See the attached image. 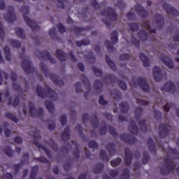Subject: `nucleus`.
Returning a JSON list of instances; mask_svg holds the SVG:
<instances>
[{
    "label": "nucleus",
    "mask_w": 179,
    "mask_h": 179,
    "mask_svg": "<svg viewBox=\"0 0 179 179\" xmlns=\"http://www.w3.org/2000/svg\"><path fill=\"white\" fill-rule=\"evenodd\" d=\"M169 155L164 159L165 166L162 167L160 170L162 176H169L170 173H173L176 169V164H174L175 159H179L178 150L176 148H168Z\"/></svg>",
    "instance_id": "f257e3e1"
},
{
    "label": "nucleus",
    "mask_w": 179,
    "mask_h": 179,
    "mask_svg": "<svg viewBox=\"0 0 179 179\" xmlns=\"http://www.w3.org/2000/svg\"><path fill=\"white\" fill-rule=\"evenodd\" d=\"M36 93L41 99H51L53 101L58 100V94L48 86H45L43 89L41 86L36 85Z\"/></svg>",
    "instance_id": "f03ea898"
},
{
    "label": "nucleus",
    "mask_w": 179,
    "mask_h": 179,
    "mask_svg": "<svg viewBox=\"0 0 179 179\" xmlns=\"http://www.w3.org/2000/svg\"><path fill=\"white\" fill-rule=\"evenodd\" d=\"M21 12L22 13L24 22L31 27L32 32L37 33V31H40V26H38L37 22L34 20H31L30 17L27 15L30 13V8L28 6H22L21 7Z\"/></svg>",
    "instance_id": "7ed1b4c3"
},
{
    "label": "nucleus",
    "mask_w": 179,
    "mask_h": 179,
    "mask_svg": "<svg viewBox=\"0 0 179 179\" xmlns=\"http://www.w3.org/2000/svg\"><path fill=\"white\" fill-rule=\"evenodd\" d=\"M101 15L102 16H107V17H108L102 19L103 23L106 25L108 29H110V25L111 24L112 22H115V20L118 19V15H117V13H115V10L111 7H108L106 9L101 11Z\"/></svg>",
    "instance_id": "20e7f679"
},
{
    "label": "nucleus",
    "mask_w": 179,
    "mask_h": 179,
    "mask_svg": "<svg viewBox=\"0 0 179 179\" xmlns=\"http://www.w3.org/2000/svg\"><path fill=\"white\" fill-rule=\"evenodd\" d=\"M39 66L41 69V71L43 72L45 78H48L49 76L55 85H57V86H64V80L59 78V76L56 74L49 73L48 69H47V65H45L44 62H41L39 64Z\"/></svg>",
    "instance_id": "39448f33"
},
{
    "label": "nucleus",
    "mask_w": 179,
    "mask_h": 179,
    "mask_svg": "<svg viewBox=\"0 0 179 179\" xmlns=\"http://www.w3.org/2000/svg\"><path fill=\"white\" fill-rule=\"evenodd\" d=\"M28 106L29 108V114L32 118H41V117L44 115V109H43V108H38V110L36 109L34 103L31 101H29Z\"/></svg>",
    "instance_id": "423d86ee"
},
{
    "label": "nucleus",
    "mask_w": 179,
    "mask_h": 179,
    "mask_svg": "<svg viewBox=\"0 0 179 179\" xmlns=\"http://www.w3.org/2000/svg\"><path fill=\"white\" fill-rule=\"evenodd\" d=\"M21 67L24 70V72L29 75V73H38V71L36 70V69L33 66V64H31V61L29 59H23L21 62Z\"/></svg>",
    "instance_id": "0eeeda50"
},
{
    "label": "nucleus",
    "mask_w": 179,
    "mask_h": 179,
    "mask_svg": "<svg viewBox=\"0 0 179 179\" xmlns=\"http://www.w3.org/2000/svg\"><path fill=\"white\" fill-rule=\"evenodd\" d=\"M8 12L4 14V18L8 23H13L16 22V14L15 13V8L13 6H10L7 9Z\"/></svg>",
    "instance_id": "6e6552de"
},
{
    "label": "nucleus",
    "mask_w": 179,
    "mask_h": 179,
    "mask_svg": "<svg viewBox=\"0 0 179 179\" xmlns=\"http://www.w3.org/2000/svg\"><path fill=\"white\" fill-rule=\"evenodd\" d=\"M106 79H110L111 83H115V82L117 83L118 86L122 89V90H127L128 89V87L127 86V83L125 82L118 80L115 76L113 74H108L106 76Z\"/></svg>",
    "instance_id": "1a4fd4ad"
},
{
    "label": "nucleus",
    "mask_w": 179,
    "mask_h": 179,
    "mask_svg": "<svg viewBox=\"0 0 179 179\" xmlns=\"http://www.w3.org/2000/svg\"><path fill=\"white\" fill-rule=\"evenodd\" d=\"M120 141L125 142V143H127L128 145H134L138 142V138L131 134H122L120 135Z\"/></svg>",
    "instance_id": "9d476101"
},
{
    "label": "nucleus",
    "mask_w": 179,
    "mask_h": 179,
    "mask_svg": "<svg viewBox=\"0 0 179 179\" xmlns=\"http://www.w3.org/2000/svg\"><path fill=\"white\" fill-rule=\"evenodd\" d=\"M171 131V127L166 124H160L159 127V138H166Z\"/></svg>",
    "instance_id": "9b49d317"
},
{
    "label": "nucleus",
    "mask_w": 179,
    "mask_h": 179,
    "mask_svg": "<svg viewBox=\"0 0 179 179\" xmlns=\"http://www.w3.org/2000/svg\"><path fill=\"white\" fill-rule=\"evenodd\" d=\"M162 8L168 15H171V16H173V17H177V16L179 15L178 10L167 3H164Z\"/></svg>",
    "instance_id": "f8f14e48"
},
{
    "label": "nucleus",
    "mask_w": 179,
    "mask_h": 179,
    "mask_svg": "<svg viewBox=\"0 0 179 179\" xmlns=\"http://www.w3.org/2000/svg\"><path fill=\"white\" fill-rule=\"evenodd\" d=\"M10 79L13 82L12 87L13 90H15V92H20V93H23V90L22 89V87L16 83V82H17V74L12 71L10 73Z\"/></svg>",
    "instance_id": "ddd939ff"
},
{
    "label": "nucleus",
    "mask_w": 179,
    "mask_h": 179,
    "mask_svg": "<svg viewBox=\"0 0 179 179\" xmlns=\"http://www.w3.org/2000/svg\"><path fill=\"white\" fill-rule=\"evenodd\" d=\"M137 83L145 93H149L150 92V87H149V84H148L145 78L139 77L137 78Z\"/></svg>",
    "instance_id": "4468645a"
},
{
    "label": "nucleus",
    "mask_w": 179,
    "mask_h": 179,
    "mask_svg": "<svg viewBox=\"0 0 179 179\" xmlns=\"http://www.w3.org/2000/svg\"><path fill=\"white\" fill-rule=\"evenodd\" d=\"M132 159H134V153L131 152L129 148H124V164L129 167L132 164Z\"/></svg>",
    "instance_id": "2eb2a0df"
},
{
    "label": "nucleus",
    "mask_w": 179,
    "mask_h": 179,
    "mask_svg": "<svg viewBox=\"0 0 179 179\" xmlns=\"http://www.w3.org/2000/svg\"><path fill=\"white\" fill-rule=\"evenodd\" d=\"M161 91L169 92V93H171V94H174V93H176V86L174 85V83L171 80L168 81L162 87H161Z\"/></svg>",
    "instance_id": "dca6fc26"
},
{
    "label": "nucleus",
    "mask_w": 179,
    "mask_h": 179,
    "mask_svg": "<svg viewBox=\"0 0 179 179\" xmlns=\"http://www.w3.org/2000/svg\"><path fill=\"white\" fill-rule=\"evenodd\" d=\"M134 8L137 15H138L140 17L143 18L148 17V16H149V12H148V10H146L145 8H143V6H142L141 4L136 3Z\"/></svg>",
    "instance_id": "f3484780"
},
{
    "label": "nucleus",
    "mask_w": 179,
    "mask_h": 179,
    "mask_svg": "<svg viewBox=\"0 0 179 179\" xmlns=\"http://www.w3.org/2000/svg\"><path fill=\"white\" fill-rule=\"evenodd\" d=\"M153 76L155 82H162L163 79V73L162 72V69L160 67L155 66L153 68Z\"/></svg>",
    "instance_id": "a211bd4d"
},
{
    "label": "nucleus",
    "mask_w": 179,
    "mask_h": 179,
    "mask_svg": "<svg viewBox=\"0 0 179 179\" xmlns=\"http://www.w3.org/2000/svg\"><path fill=\"white\" fill-rule=\"evenodd\" d=\"M34 145L36 146V148H38V149H42L45 153H46L48 159H52V155L51 154V151L49 150L48 148L45 146H43L41 143H38L37 140H35L33 141Z\"/></svg>",
    "instance_id": "6ab92c4d"
},
{
    "label": "nucleus",
    "mask_w": 179,
    "mask_h": 179,
    "mask_svg": "<svg viewBox=\"0 0 179 179\" xmlns=\"http://www.w3.org/2000/svg\"><path fill=\"white\" fill-rule=\"evenodd\" d=\"M41 56H39V59H43V58H47L51 64H55L57 62V60H55V58L52 57L51 56V54L48 52L47 50H43L40 52Z\"/></svg>",
    "instance_id": "aec40b11"
},
{
    "label": "nucleus",
    "mask_w": 179,
    "mask_h": 179,
    "mask_svg": "<svg viewBox=\"0 0 179 179\" xmlns=\"http://www.w3.org/2000/svg\"><path fill=\"white\" fill-rule=\"evenodd\" d=\"M61 137L62 141H69L71 138V128L67 126L64 130L62 132Z\"/></svg>",
    "instance_id": "412c9836"
},
{
    "label": "nucleus",
    "mask_w": 179,
    "mask_h": 179,
    "mask_svg": "<svg viewBox=\"0 0 179 179\" xmlns=\"http://www.w3.org/2000/svg\"><path fill=\"white\" fill-rule=\"evenodd\" d=\"M155 24H157V29H163V26H164V17L162 15H157L155 16Z\"/></svg>",
    "instance_id": "4be33fe9"
},
{
    "label": "nucleus",
    "mask_w": 179,
    "mask_h": 179,
    "mask_svg": "<svg viewBox=\"0 0 179 179\" xmlns=\"http://www.w3.org/2000/svg\"><path fill=\"white\" fill-rule=\"evenodd\" d=\"M107 150L109 152V154L110 156L115 155V153H117L116 149L117 145H115V143H108L106 145Z\"/></svg>",
    "instance_id": "5701e85b"
},
{
    "label": "nucleus",
    "mask_w": 179,
    "mask_h": 179,
    "mask_svg": "<svg viewBox=\"0 0 179 179\" xmlns=\"http://www.w3.org/2000/svg\"><path fill=\"white\" fill-rule=\"evenodd\" d=\"M162 62L169 69H173L174 68V63L173 62V60H171V58H169L166 56H164L161 58Z\"/></svg>",
    "instance_id": "b1692460"
},
{
    "label": "nucleus",
    "mask_w": 179,
    "mask_h": 179,
    "mask_svg": "<svg viewBox=\"0 0 179 179\" xmlns=\"http://www.w3.org/2000/svg\"><path fill=\"white\" fill-rule=\"evenodd\" d=\"M55 54L57 59H59L61 62H64V61H66L67 55L64 51L57 49Z\"/></svg>",
    "instance_id": "393cba45"
},
{
    "label": "nucleus",
    "mask_w": 179,
    "mask_h": 179,
    "mask_svg": "<svg viewBox=\"0 0 179 179\" xmlns=\"http://www.w3.org/2000/svg\"><path fill=\"white\" fill-rule=\"evenodd\" d=\"M103 170L104 164H103L101 162H99L94 166L92 171L94 174H101V173H103Z\"/></svg>",
    "instance_id": "a878e982"
},
{
    "label": "nucleus",
    "mask_w": 179,
    "mask_h": 179,
    "mask_svg": "<svg viewBox=\"0 0 179 179\" xmlns=\"http://www.w3.org/2000/svg\"><path fill=\"white\" fill-rule=\"evenodd\" d=\"M129 130L131 134H134V135H137V134L139 132V129L138 128V126H136V123L134 120H131Z\"/></svg>",
    "instance_id": "bb28decb"
},
{
    "label": "nucleus",
    "mask_w": 179,
    "mask_h": 179,
    "mask_svg": "<svg viewBox=\"0 0 179 179\" xmlns=\"http://www.w3.org/2000/svg\"><path fill=\"white\" fill-rule=\"evenodd\" d=\"M140 59L143 64V66H145V68H147L148 66H150V60H149V57H148V56H146L145 54L141 53Z\"/></svg>",
    "instance_id": "cd10ccee"
},
{
    "label": "nucleus",
    "mask_w": 179,
    "mask_h": 179,
    "mask_svg": "<svg viewBox=\"0 0 179 179\" xmlns=\"http://www.w3.org/2000/svg\"><path fill=\"white\" fill-rule=\"evenodd\" d=\"M138 38H141V41H148L149 36L148 32L145 29H141L138 32Z\"/></svg>",
    "instance_id": "c85d7f7f"
},
{
    "label": "nucleus",
    "mask_w": 179,
    "mask_h": 179,
    "mask_svg": "<svg viewBox=\"0 0 179 179\" xmlns=\"http://www.w3.org/2000/svg\"><path fill=\"white\" fill-rule=\"evenodd\" d=\"M147 143L148 145V149L150 150L151 153H156V147L155 146V141L152 138H150L147 141Z\"/></svg>",
    "instance_id": "c756f323"
},
{
    "label": "nucleus",
    "mask_w": 179,
    "mask_h": 179,
    "mask_svg": "<svg viewBox=\"0 0 179 179\" xmlns=\"http://www.w3.org/2000/svg\"><path fill=\"white\" fill-rule=\"evenodd\" d=\"M94 87L96 92L101 93L103 90V82H101L100 80H95L94 83Z\"/></svg>",
    "instance_id": "7c9ffc66"
},
{
    "label": "nucleus",
    "mask_w": 179,
    "mask_h": 179,
    "mask_svg": "<svg viewBox=\"0 0 179 179\" xmlns=\"http://www.w3.org/2000/svg\"><path fill=\"white\" fill-rule=\"evenodd\" d=\"M19 103H20V98H19V96H15L13 101H12V97H10L8 99V102L7 103V106H12L13 107H17V106H19Z\"/></svg>",
    "instance_id": "2f4dec72"
},
{
    "label": "nucleus",
    "mask_w": 179,
    "mask_h": 179,
    "mask_svg": "<svg viewBox=\"0 0 179 179\" xmlns=\"http://www.w3.org/2000/svg\"><path fill=\"white\" fill-rule=\"evenodd\" d=\"M105 59L106 61V64H108V66H110V68L113 71H117V66H115V64H114V62L111 60V59L110 58V57H108V55H106Z\"/></svg>",
    "instance_id": "473e14b6"
},
{
    "label": "nucleus",
    "mask_w": 179,
    "mask_h": 179,
    "mask_svg": "<svg viewBox=\"0 0 179 179\" xmlns=\"http://www.w3.org/2000/svg\"><path fill=\"white\" fill-rule=\"evenodd\" d=\"M45 106H46L47 110L50 113V114H52L54 113L55 108H54V103L51 101L46 100L45 101Z\"/></svg>",
    "instance_id": "72a5a7b5"
},
{
    "label": "nucleus",
    "mask_w": 179,
    "mask_h": 179,
    "mask_svg": "<svg viewBox=\"0 0 179 179\" xmlns=\"http://www.w3.org/2000/svg\"><path fill=\"white\" fill-rule=\"evenodd\" d=\"M120 108L122 114H127L129 110V105L127 102H122L120 103Z\"/></svg>",
    "instance_id": "f704fd0d"
},
{
    "label": "nucleus",
    "mask_w": 179,
    "mask_h": 179,
    "mask_svg": "<svg viewBox=\"0 0 179 179\" xmlns=\"http://www.w3.org/2000/svg\"><path fill=\"white\" fill-rule=\"evenodd\" d=\"M80 80L85 85V86H87V89L88 92H90V90H92V85H90V81L89 80V78H87L86 76L83 75L81 76Z\"/></svg>",
    "instance_id": "c9c22d12"
},
{
    "label": "nucleus",
    "mask_w": 179,
    "mask_h": 179,
    "mask_svg": "<svg viewBox=\"0 0 179 179\" xmlns=\"http://www.w3.org/2000/svg\"><path fill=\"white\" fill-rule=\"evenodd\" d=\"M49 35L55 41H59V40H61V38H59V36L57 35V32L55 31V27H52V29H50Z\"/></svg>",
    "instance_id": "e433bc0d"
},
{
    "label": "nucleus",
    "mask_w": 179,
    "mask_h": 179,
    "mask_svg": "<svg viewBox=\"0 0 179 179\" xmlns=\"http://www.w3.org/2000/svg\"><path fill=\"white\" fill-rule=\"evenodd\" d=\"M142 113H143V109H142V107L138 106L136 108L134 114H135V119L136 121H139L141 120V116L142 115Z\"/></svg>",
    "instance_id": "4c0bfd02"
},
{
    "label": "nucleus",
    "mask_w": 179,
    "mask_h": 179,
    "mask_svg": "<svg viewBox=\"0 0 179 179\" xmlns=\"http://www.w3.org/2000/svg\"><path fill=\"white\" fill-rule=\"evenodd\" d=\"M110 40L113 44L118 43V31L117 30H114L110 33Z\"/></svg>",
    "instance_id": "58836bf2"
},
{
    "label": "nucleus",
    "mask_w": 179,
    "mask_h": 179,
    "mask_svg": "<svg viewBox=\"0 0 179 179\" xmlns=\"http://www.w3.org/2000/svg\"><path fill=\"white\" fill-rule=\"evenodd\" d=\"M38 173V166H35L31 167L30 179H36L37 177V173Z\"/></svg>",
    "instance_id": "ea45409f"
},
{
    "label": "nucleus",
    "mask_w": 179,
    "mask_h": 179,
    "mask_svg": "<svg viewBox=\"0 0 179 179\" xmlns=\"http://www.w3.org/2000/svg\"><path fill=\"white\" fill-rule=\"evenodd\" d=\"M15 34H17V36L20 37V38H22V40H24L26 38V35H24V31L22 28H19V27L16 28Z\"/></svg>",
    "instance_id": "a19ab883"
},
{
    "label": "nucleus",
    "mask_w": 179,
    "mask_h": 179,
    "mask_svg": "<svg viewBox=\"0 0 179 179\" xmlns=\"http://www.w3.org/2000/svg\"><path fill=\"white\" fill-rule=\"evenodd\" d=\"M105 45L108 52H114V51H115V48H114V45H113V43H111L110 41H106Z\"/></svg>",
    "instance_id": "79ce46f5"
},
{
    "label": "nucleus",
    "mask_w": 179,
    "mask_h": 179,
    "mask_svg": "<svg viewBox=\"0 0 179 179\" xmlns=\"http://www.w3.org/2000/svg\"><path fill=\"white\" fill-rule=\"evenodd\" d=\"M131 178V175L129 172V169L124 168L122 170V179H129Z\"/></svg>",
    "instance_id": "37998d69"
},
{
    "label": "nucleus",
    "mask_w": 179,
    "mask_h": 179,
    "mask_svg": "<svg viewBox=\"0 0 179 179\" xmlns=\"http://www.w3.org/2000/svg\"><path fill=\"white\" fill-rule=\"evenodd\" d=\"M99 157L103 162H108V155H107V152L104 150H100Z\"/></svg>",
    "instance_id": "c03bdc74"
},
{
    "label": "nucleus",
    "mask_w": 179,
    "mask_h": 179,
    "mask_svg": "<svg viewBox=\"0 0 179 179\" xmlns=\"http://www.w3.org/2000/svg\"><path fill=\"white\" fill-rule=\"evenodd\" d=\"M5 116L7 117V118H9V120H11V121H13V122H15L16 124L19 122V119L16 116H15V115L10 113H6Z\"/></svg>",
    "instance_id": "a18cd8bd"
},
{
    "label": "nucleus",
    "mask_w": 179,
    "mask_h": 179,
    "mask_svg": "<svg viewBox=\"0 0 179 179\" xmlns=\"http://www.w3.org/2000/svg\"><path fill=\"white\" fill-rule=\"evenodd\" d=\"M11 47L14 48H20L22 47V43L17 40L10 39V40Z\"/></svg>",
    "instance_id": "49530a36"
},
{
    "label": "nucleus",
    "mask_w": 179,
    "mask_h": 179,
    "mask_svg": "<svg viewBox=\"0 0 179 179\" xmlns=\"http://www.w3.org/2000/svg\"><path fill=\"white\" fill-rule=\"evenodd\" d=\"M21 163L24 166L29 164V152H24L23 154L21 159Z\"/></svg>",
    "instance_id": "de8ad7c7"
},
{
    "label": "nucleus",
    "mask_w": 179,
    "mask_h": 179,
    "mask_svg": "<svg viewBox=\"0 0 179 179\" xmlns=\"http://www.w3.org/2000/svg\"><path fill=\"white\" fill-rule=\"evenodd\" d=\"M100 135H106L107 134V124L106 122H102V126L99 129Z\"/></svg>",
    "instance_id": "09e8293b"
},
{
    "label": "nucleus",
    "mask_w": 179,
    "mask_h": 179,
    "mask_svg": "<svg viewBox=\"0 0 179 179\" xmlns=\"http://www.w3.org/2000/svg\"><path fill=\"white\" fill-rule=\"evenodd\" d=\"M77 47H82V45H89L90 44V41L89 39H84L82 41H76Z\"/></svg>",
    "instance_id": "8fccbe9b"
},
{
    "label": "nucleus",
    "mask_w": 179,
    "mask_h": 179,
    "mask_svg": "<svg viewBox=\"0 0 179 179\" xmlns=\"http://www.w3.org/2000/svg\"><path fill=\"white\" fill-rule=\"evenodd\" d=\"M93 72L97 78H101L103 76V71H101L100 69H98L96 66H92Z\"/></svg>",
    "instance_id": "3c124183"
},
{
    "label": "nucleus",
    "mask_w": 179,
    "mask_h": 179,
    "mask_svg": "<svg viewBox=\"0 0 179 179\" xmlns=\"http://www.w3.org/2000/svg\"><path fill=\"white\" fill-rule=\"evenodd\" d=\"M143 132H148V125L146 124V120H141L138 123Z\"/></svg>",
    "instance_id": "603ef678"
},
{
    "label": "nucleus",
    "mask_w": 179,
    "mask_h": 179,
    "mask_svg": "<svg viewBox=\"0 0 179 179\" xmlns=\"http://www.w3.org/2000/svg\"><path fill=\"white\" fill-rule=\"evenodd\" d=\"M149 160H150V156L149 155V153H148V152H144L143 157L141 160L143 164H148V163H149Z\"/></svg>",
    "instance_id": "864d4df0"
},
{
    "label": "nucleus",
    "mask_w": 179,
    "mask_h": 179,
    "mask_svg": "<svg viewBox=\"0 0 179 179\" xmlns=\"http://www.w3.org/2000/svg\"><path fill=\"white\" fill-rule=\"evenodd\" d=\"M122 159L120 157L116 158L114 160L110 161V164L112 167H117L119 164H121Z\"/></svg>",
    "instance_id": "5fc2aeb1"
},
{
    "label": "nucleus",
    "mask_w": 179,
    "mask_h": 179,
    "mask_svg": "<svg viewBox=\"0 0 179 179\" xmlns=\"http://www.w3.org/2000/svg\"><path fill=\"white\" fill-rule=\"evenodd\" d=\"M4 153L8 156V157H12L13 156V151L12 150V148L10 146H6V148L3 149Z\"/></svg>",
    "instance_id": "6e6d98bb"
},
{
    "label": "nucleus",
    "mask_w": 179,
    "mask_h": 179,
    "mask_svg": "<svg viewBox=\"0 0 179 179\" xmlns=\"http://www.w3.org/2000/svg\"><path fill=\"white\" fill-rule=\"evenodd\" d=\"M144 27H145L146 30L150 31V33H156L155 29H152V27H150V24H149V21H146L143 23Z\"/></svg>",
    "instance_id": "4d7b16f0"
},
{
    "label": "nucleus",
    "mask_w": 179,
    "mask_h": 179,
    "mask_svg": "<svg viewBox=\"0 0 179 179\" xmlns=\"http://www.w3.org/2000/svg\"><path fill=\"white\" fill-rule=\"evenodd\" d=\"M88 146L92 149H99V144L94 140L90 141L88 143Z\"/></svg>",
    "instance_id": "13d9d810"
},
{
    "label": "nucleus",
    "mask_w": 179,
    "mask_h": 179,
    "mask_svg": "<svg viewBox=\"0 0 179 179\" xmlns=\"http://www.w3.org/2000/svg\"><path fill=\"white\" fill-rule=\"evenodd\" d=\"M131 43L133 44V45L136 47V48H139L141 45V41L136 39V37L134 36V35L131 36Z\"/></svg>",
    "instance_id": "bf43d9fd"
},
{
    "label": "nucleus",
    "mask_w": 179,
    "mask_h": 179,
    "mask_svg": "<svg viewBox=\"0 0 179 179\" xmlns=\"http://www.w3.org/2000/svg\"><path fill=\"white\" fill-rule=\"evenodd\" d=\"M108 131L109 134H110L113 138H117V136H118V134H117L115 128H114L113 126H108Z\"/></svg>",
    "instance_id": "052dcab7"
},
{
    "label": "nucleus",
    "mask_w": 179,
    "mask_h": 179,
    "mask_svg": "<svg viewBox=\"0 0 179 179\" xmlns=\"http://www.w3.org/2000/svg\"><path fill=\"white\" fill-rule=\"evenodd\" d=\"M34 160H37L39 163H46L47 164H50V161L44 157H34Z\"/></svg>",
    "instance_id": "680f3d73"
},
{
    "label": "nucleus",
    "mask_w": 179,
    "mask_h": 179,
    "mask_svg": "<svg viewBox=\"0 0 179 179\" xmlns=\"http://www.w3.org/2000/svg\"><path fill=\"white\" fill-rule=\"evenodd\" d=\"M91 124L94 128H98L99 127V118L97 117V115L94 116V118L91 121Z\"/></svg>",
    "instance_id": "e2e57ef3"
},
{
    "label": "nucleus",
    "mask_w": 179,
    "mask_h": 179,
    "mask_svg": "<svg viewBox=\"0 0 179 179\" xmlns=\"http://www.w3.org/2000/svg\"><path fill=\"white\" fill-rule=\"evenodd\" d=\"M129 27L131 31H136L139 29V24L137 23H129Z\"/></svg>",
    "instance_id": "0e129e2a"
},
{
    "label": "nucleus",
    "mask_w": 179,
    "mask_h": 179,
    "mask_svg": "<svg viewBox=\"0 0 179 179\" xmlns=\"http://www.w3.org/2000/svg\"><path fill=\"white\" fill-rule=\"evenodd\" d=\"M58 2L57 8L65 9V3H67L68 0H57Z\"/></svg>",
    "instance_id": "69168bd1"
},
{
    "label": "nucleus",
    "mask_w": 179,
    "mask_h": 179,
    "mask_svg": "<svg viewBox=\"0 0 179 179\" xmlns=\"http://www.w3.org/2000/svg\"><path fill=\"white\" fill-rule=\"evenodd\" d=\"M118 174H120V172L118 171V169H110L109 171V175L113 178H115V177H117V176H118Z\"/></svg>",
    "instance_id": "338daca9"
},
{
    "label": "nucleus",
    "mask_w": 179,
    "mask_h": 179,
    "mask_svg": "<svg viewBox=\"0 0 179 179\" xmlns=\"http://www.w3.org/2000/svg\"><path fill=\"white\" fill-rule=\"evenodd\" d=\"M71 30L73 31H74V33H76V34H79L81 31H84L85 28L74 26V27H73Z\"/></svg>",
    "instance_id": "774afa93"
}]
</instances>
